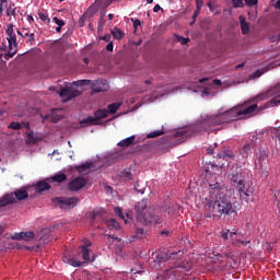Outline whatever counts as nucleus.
<instances>
[{"instance_id": "f257e3e1", "label": "nucleus", "mask_w": 280, "mask_h": 280, "mask_svg": "<svg viewBox=\"0 0 280 280\" xmlns=\"http://www.w3.org/2000/svg\"><path fill=\"white\" fill-rule=\"evenodd\" d=\"M268 97H280V83L256 95L254 98L245 101L243 104H238L225 112H219L218 114H207L201 116L199 124L196 126L197 132H213L217 126H224L225 124H233L238 119H248L254 117L257 110H266L270 106H279L280 100L272 98L267 102L262 107L257 106L255 102H264Z\"/></svg>"}, {"instance_id": "f03ea898", "label": "nucleus", "mask_w": 280, "mask_h": 280, "mask_svg": "<svg viewBox=\"0 0 280 280\" xmlns=\"http://www.w3.org/2000/svg\"><path fill=\"white\" fill-rule=\"evenodd\" d=\"M210 201H209V213L213 218H222V215H229L234 213L233 203L231 199L224 194V188L220 183L210 184Z\"/></svg>"}, {"instance_id": "7ed1b4c3", "label": "nucleus", "mask_w": 280, "mask_h": 280, "mask_svg": "<svg viewBox=\"0 0 280 280\" xmlns=\"http://www.w3.org/2000/svg\"><path fill=\"white\" fill-rule=\"evenodd\" d=\"M165 213L172 215L170 211V206L165 205L158 213H151L150 208H148V201L142 200L136 205V220L148 226V224H161L163 222V217Z\"/></svg>"}, {"instance_id": "20e7f679", "label": "nucleus", "mask_w": 280, "mask_h": 280, "mask_svg": "<svg viewBox=\"0 0 280 280\" xmlns=\"http://www.w3.org/2000/svg\"><path fill=\"white\" fill-rule=\"evenodd\" d=\"M229 178L232 183L236 185L237 191L245 202L250 200V196L255 194V188L248 183L250 175L247 170L236 167L235 171L229 174Z\"/></svg>"}, {"instance_id": "39448f33", "label": "nucleus", "mask_w": 280, "mask_h": 280, "mask_svg": "<svg viewBox=\"0 0 280 280\" xmlns=\"http://www.w3.org/2000/svg\"><path fill=\"white\" fill-rule=\"evenodd\" d=\"M30 194L25 187L14 190L11 194H5L0 199V207H8V205H16V201L27 200Z\"/></svg>"}, {"instance_id": "423d86ee", "label": "nucleus", "mask_w": 280, "mask_h": 280, "mask_svg": "<svg viewBox=\"0 0 280 280\" xmlns=\"http://www.w3.org/2000/svg\"><path fill=\"white\" fill-rule=\"evenodd\" d=\"M7 40L9 43V52L4 56L5 60L14 58L18 51L19 44L16 43V33H14V24L10 23L7 27Z\"/></svg>"}, {"instance_id": "0eeeda50", "label": "nucleus", "mask_w": 280, "mask_h": 280, "mask_svg": "<svg viewBox=\"0 0 280 280\" xmlns=\"http://www.w3.org/2000/svg\"><path fill=\"white\" fill-rule=\"evenodd\" d=\"M54 205H57L61 209H73L78 207L80 198L78 197H55L51 199Z\"/></svg>"}, {"instance_id": "6e6552de", "label": "nucleus", "mask_w": 280, "mask_h": 280, "mask_svg": "<svg viewBox=\"0 0 280 280\" xmlns=\"http://www.w3.org/2000/svg\"><path fill=\"white\" fill-rule=\"evenodd\" d=\"M59 97H65L66 102H69V100H73V97H78L81 92L77 89H73V86L67 85L66 88H60V91H58Z\"/></svg>"}, {"instance_id": "1a4fd4ad", "label": "nucleus", "mask_w": 280, "mask_h": 280, "mask_svg": "<svg viewBox=\"0 0 280 280\" xmlns=\"http://www.w3.org/2000/svg\"><path fill=\"white\" fill-rule=\"evenodd\" d=\"M91 85L93 93H104L109 89L108 81L104 79L92 81Z\"/></svg>"}, {"instance_id": "9d476101", "label": "nucleus", "mask_w": 280, "mask_h": 280, "mask_svg": "<svg viewBox=\"0 0 280 280\" xmlns=\"http://www.w3.org/2000/svg\"><path fill=\"white\" fill-rule=\"evenodd\" d=\"M83 187H86V179L84 177H77L68 184L69 191H80Z\"/></svg>"}, {"instance_id": "9b49d317", "label": "nucleus", "mask_w": 280, "mask_h": 280, "mask_svg": "<svg viewBox=\"0 0 280 280\" xmlns=\"http://www.w3.org/2000/svg\"><path fill=\"white\" fill-rule=\"evenodd\" d=\"M18 35L22 38H26L27 45H34V42L36 40L35 34L30 31V28H22L21 31H18Z\"/></svg>"}, {"instance_id": "f8f14e48", "label": "nucleus", "mask_w": 280, "mask_h": 280, "mask_svg": "<svg viewBox=\"0 0 280 280\" xmlns=\"http://www.w3.org/2000/svg\"><path fill=\"white\" fill-rule=\"evenodd\" d=\"M35 234L34 232H20V233H15L11 240H16V241H21L24 240V242H31V240H34Z\"/></svg>"}, {"instance_id": "ddd939ff", "label": "nucleus", "mask_w": 280, "mask_h": 280, "mask_svg": "<svg viewBox=\"0 0 280 280\" xmlns=\"http://www.w3.org/2000/svg\"><path fill=\"white\" fill-rule=\"evenodd\" d=\"M175 139H180V142L185 141L188 137H191V131H189V128L185 129H178L174 133Z\"/></svg>"}, {"instance_id": "4468645a", "label": "nucleus", "mask_w": 280, "mask_h": 280, "mask_svg": "<svg viewBox=\"0 0 280 280\" xmlns=\"http://www.w3.org/2000/svg\"><path fill=\"white\" fill-rule=\"evenodd\" d=\"M89 246H91V243H88L86 245H82L79 247L81 250L82 259L85 261H89V259H91V249H89Z\"/></svg>"}, {"instance_id": "2eb2a0df", "label": "nucleus", "mask_w": 280, "mask_h": 280, "mask_svg": "<svg viewBox=\"0 0 280 280\" xmlns=\"http://www.w3.org/2000/svg\"><path fill=\"white\" fill-rule=\"evenodd\" d=\"M242 34H248L250 32V24L246 22V18L241 15L240 18Z\"/></svg>"}, {"instance_id": "dca6fc26", "label": "nucleus", "mask_w": 280, "mask_h": 280, "mask_svg": "<svg viewBox=\"0 0 280 280\" xmlns=\"http://www.w3.org/2000/svg\"><path fill=\"white\" fill-rule=\"evenodd\" d=\"M235 235H238L240 236V233H237V231H232L231 232V230H223L222 232H221V237H222V240H229V237L231 238V240H235Z\"/></svg>"}, {"instance_id": "f3484780", "label": "nucleus", "mask_w": 280, "mask_h": 280, "mask_svg": "<svg viewBox=\"0 0 280 280\" xmlns=\"http://www.w3.org/2000/svg\"><path fill=\"white\" fill-rule=\"evenodd\" d=\"M235 154L231 150H224L217 154V159H223L224 161H229V159H233Z\"/></svg>"}, {"instance_id": "a211bd4d", "label": "nucleus", "mask_w": 280, "mask_h": 280, "mask_svg": "<svg viewBox=\"0 0 280 280\" xmlns=\"http://www.w3.org/2000/svg\"><path fill=\"white\" fill-rule=\"evenodd\" d=\"M135 143V136H131L129 138H126L118 142L119 148H130Z\"/></svg>"}, {"instance_id": "6ab92c4d", "label": "nucleus", "mask_w": 280, "mask_h": 280, "mask_svg": "<svg viewBox=\"0 0 280 280\" xmlns=\"http://www.w3.org/2000/svg\"><path fill=\"white\" fill-rule=\"evenodd\" d=\"M148 235V233L145 232V230H143V228H138L136 230V234L135 236H132L131 242H135V240H144V237Z\"/></svg>"}, {"instance_id": "aec40b11", "label": "nucleus", "mask_w": 280, "mask_h": 280, "mask_svg": "<svg viewBox=\"0 0 280 280\" xmlns=\"http://www.w3.org/2000/svg\"><path fill=\"white\" fill-rule=\"evenodd\" d=\"M112 36L116 39V40H121V38H124L125 33L121 32V30L119 27H114L110 31Z\"/></svg>"}, {"instance_id": "412c9836", "label": "nucleus", "mask_w": 280, "mask_h": 280, "mask_svg": "<svg viewBox=\"0 0 280 280\" xmlns=\"http://www.w3.org/2000/svg\"><path fill=\"white\" fill-rule=\"evenodd\" d=\"M35 189H36V191H47V190L51 189V186L49 185V183L39 182V183H37Z\"/></svg>"}, {"instance_id": "4be33fe9", "label": "nucleus", "mask_w": 280, "mask_h": 280, "mask_svg": "<svg viewBox=\"0 0 280 280\" xmlns=\"http://www.w3.org/2000/svg\"><path fill=\"white\" fill-rule=\"evenodd\" d=\"M82 124H88V126H100V122L95 116H89L84 118Z\"/></svg>"}, {"instance_id": "5701e85b", "label": "nucleus", "mask_w": 280, "mask_h": 280, "mask_svg": "<svg viewBox=\"0 0 280 280\" xmlns=\"http://www.w3.org/2000/svg\"><path fill=\"white\" fill-rule=\"evenodd\" d=\"M258 163L260 167H264L268 163V153H266V151L260 152Z\"/></svg>"}, {"instance_id": "b1692460", "label": "nucleus", "mask_w": 280, "mask_h": 280, "mask_svg": "<svg viewBox=\"0 0 280 280\" xmlns=\"http://www.w3.org/2000/svg\"><path fill=\"white\" fill-rule=\"evenodd\" d=\"M52 21H54V23H56V25H58L57 27H56V32H57V34H60L61 32H62V27H65V25H66V23H65V21L63 20H60V19H58V18H52Z\"/></svg>"}, {"instance_id": "393cba45", "label": "nucleus", "mask_w": 280, "mask_h": 280, "mask_svg": "<svg viewBox=\"0 0 280 280\" xmlns=\"http://www.w3.org/2000/svg\"><path fill=\"white\" fill-rule=\"evenodd\" d=\"M94 117L100 124V119H105V117H108V112L106 109H98L94 113Z\"/></svg>"}, {"instance_id": "a878e982", "label": "nucleus", "mask_w": 280, "mask_h": 280, "mask_svg": "<svg viewBox=\"0 0 280 280\" xmlns=\"http://www.w3.org/2000/svg\"><path fill=\"white\" fill-rule=\"evenodd\" d=\"M52 183H65L67 175L65 173L56 174L51 177Z\"/></svg>"}, {"instance_id": "bb28decb", "label": "nucleus", "mask_w": 280, "mask_h": 280, "mask_svg": "<svg viewBox=\"0 0 280 280\" xmlns=\"http://www.w3.org/2000/svg\"><path fill=\"white\" fill-rule=\"evenodd\" d=\"M91 165H93V162H86L85 164L75 166V170L77 172H79V174H82V172H86V170H90Z\"/></svg>"}, {"instance_id": "cd10ccee", "label": "nucleus", "mask_w": 280, "mask_h": 280, "mask_svg": "<svg viewBox=\"0 0 280 280\" xmlns=\"http://www.w3.org/2000/svg\"><path fill=\"white\" fill-rule=\"evenodd\" d=\"M240 154L243 156V159H248V154H250V144H245L241 149Z\"/></svg>"}, {"instance_id": "c85d7f7f", "label": "nucleus", "mask_w": 280, "mask_h": 280, "mask_svg": "<svg viewBox=\"0 0 280 280\" xmlns=\"http://www.w3.org/2000/svg\"><path fill=\"white\" fill-rule=\"evenodd\" d=\"M107 226L110 231H119V222H117L115 219L108 220Z\"/></svg>"}, {"instance_id": "c756f323", "label": "nucleus", "mask_w": 280, "mask_h": 280, "mask_svg": "<svg viewBox=\"0 0 280 280\" xmlns=\"http://www.w3.org/2000/svg\"><path fill=\"white\" fill-rule=\"evenodd\" d=\"M91 84H93V81L91 80H79V81L72 82L71 86H84V85L91 86Z\"/></svg>"}, {"instance_id": "7c9ffc66", "label": "nucleus", "mask_w": 280, "mask_h": 280, "mask_svg": "<svg viewBox=\"0 0 280 280\" xmlns=\"http://www.w3.org/2000/svg\"><path fill=\"white\" fill-rule=\"evenodd\" d=\"M119 106H121V104H119V103L109 104L107 106V112L112 113V115H115V113H117V110H119Z\"/></svg>"}, {"instance_id": "2f4dec72", "label": "nucleus", "mask_w": 280, "mask_h": 280, "mask_svg": "<svg viewBox=\"0 0 280 280\" xmlns=\"http://www.w3.org/2000/svg\"><path fill=\"white\" fill-rule=\"evenodd\" d=\"M38 18L40 19V21H43V23H46L47 25L51 23V19H49V14L47 12H39Z\"/></svg>"}, {"instance_id": "473e14b6", "label": "nucleus", "mask_w": 280, "mask_h": 280, "mask_svg": "<svg viewBox=\"0 0 280 280\" xmlns=\"http://www.w3.org/2000/svg\"><path fill=\"white\" fill-rule=\"evenodd\" d=\"M162 135H165V131L162 130H155L148 133V139H156V137H162Z\"/></svg>"}, {"instance_id": "72a5a7b5", "label": "nucleus", "mask_w": 280, "mask_h": 280, "mask_svg": "<svg viewBox=\"0 0 280 280\" xmlns=\"http://www.w3.org/2000/svg\"><path fill=\"white\" fill-rule=\"evenodd\" d=\"M232 244L234 246H248V244H250V241H242V240H232Z\"/></svg>"}, {"instance_id": "f704fd0d", "label": "nucleus", "mask_w": 280, "mask_h": 280, "mask_svg": "<svg viewBox=\"0 0 280 280\" xmlns=\"http://www.w3.org/2000/svg\"><path fill=\"white\" fill-rule=\"evenodd\" d=\"M7 16H16V7L14 4H10L7 8Z\"/></svg>"}, {"instance_id": "c9c22d12", "label": "nucleus", "mask_w": 280, "mask_h": 280, "mask_svg": "<svg viewBox=\"0 0 280 280\" xmlns=\"http://www.w3.org/2000/svg\"><path fill=\"white\" fill-rule=\"evenodd\" d=\"M9 128L11 130H21L23 128V125H21V122H16V121H12L10 125H9Z\"/></svg>"}, {"instance_id": "e433bc0d", "label": "nucleus", "mask_w": 280, "mask_h": 280, "mask_svg": "<svg viewBox=\"0 0 280 280\" xmlns=\"http://www.w3.org/2000/svg\"><path fill=\"white\" fill-rule=\"evenodd\" d=\"M175 38L177 43H180V45H187V43L189 42V38L183 37L180 35H176Z\"/></svg>"}, {"instance_id": "4c0bfd02", "label": "nucleus", "mask_w": 280, "mask_h": 280, "mask_svg": "<svg viewBox=\"0 0 280 280\" xmlns=\"http://www.w3.org/2000/svg\"><path fill=\"white\" fill-rule=\"evenodd\" d=\"M68 264H70V266H73V268H80V266H82V261L75 260L73 258L69 259Z\"/></svg>"}, {"instance_id": "58836bf2", "label": "nucleus", "mask_w": 280, "mask_h": 280, "mask_svg": "<svg viewBox=\"0 0 280 280\" xmlns=\"http://www.w3.org/2000/svg\"><path fill=\"white\" fill-rule=\"evenodd\" d=\"M261 75H264V72L261 70H257L253 74L249 75V79L255 80L257 78H261Z\"/></svg>"}, {"instance_id": "ea45409f", "label": "nucleus", "mask_w": 280, "mask_h": 280, "mask_svg": "<svg viewBox=\"0 0 280 280\" xmlns=\"http://www.w3.org/2000/svg\"><path fill=\"white\" fill-rule=\"evenodd\" d=\"M233 8H244V1L243 0H232Z\"/></svg>"}, {"instance_id": "a19ab883", "label": "nucleus", "mask_w": 280, "mask_h": 280, "mask_svg": "<svg viewBox=\"0 0 280 280\" xmlns=\"http://www.w3.org/2000/svg\"><path fill=\"white\" fill-rule=\"evenodd\" d=\"M114 213L120 218V220H125L124 212L121 211V208L117 207L114 209Z\"/></svg>"}, {"instance_id": "79ce46f5", "label": "nucleus", "mask_w": 280, "mask_h": 280, "mask_svg": "<svg viewBox=\"0 0 280 280\" xmlns=\"http://www.w3.org/2000/svg\"><path fill=\"white\" fill-rule=\"evenodd\" d=\"M122 178H125V180H132V173H130V171H124Z\"/></svg>"}, {"instance_id": "37998d69", "label": "nucleus", "mask_w": 280, "mask_h": 280, "mask_svg": "<svg viewBox=\"0 0 280 280\" xmlns=\"http://www.w3.org/2000/svg\"><path fill=\"white\" fill-rule=\"evenodd\" d=\"M100 215L101 214L97 211H92V212L89 213V218H90V220H92V222H95L96 218L100 217Z\"/></svg>"}, {"instance_id": "c03bdc74", "label": "nucleus", "mask_w": 280, "mask_h": 280, "mask_svg": "<svg viewBox=\"0 0 280 280\" xmlns=\"http://www.w3.org/2000/svg\"><path fill=\"white\" fill-rule=\"evenodd\" d=\"M245 4L248 5V8H253V5H257L259 3V0H244Z\"/></svg>"}, {"instance_id": "a18cd8bd", "label": "nucleus", "mask_w": 280, "mask_h": 280, "mask_svg": "<svg viewBox=\"0 0 280 280\" xmlns=\"http://www.w3.org/2000/svg\"><path fill=\"white\" fill-rule=\"evenodd\" d=\"M61 119H62L61 115L54 114L52 117H51L52 124H58V121H60Z\"/></svg>"}, {"instance_id": "49530a36", "label": "nucleus", "mask_w": 280, "mask_h": 280, "mask_svg": "<svg viewBox=\"0 0 280 280\" xmlns=\"http://www.w3.org/2000/svg\"><path fill=\"white\" fill-rule=\"evenodd\" d=\"M25 135L27 137V141H32V139H34V131H26Z\"/></svg>"}, {"instance_id": "de8ad7c7", "label": "nucleus", "mask_w": 280, "mask_h": 280, "mask_svg": "<svg viewBox=\"0 0 280 280\" xmlns=\"http://www.w3.org/2000/svg\"><path fill=\"white\" fill-rule=\"evenodd\" d=\"M105 236L108 237V240H116V242H121V240L116 235L105 234Z\"/></svg>"}, {"instance_id": "09e8293b", "label": "nucleus", "mask_w": 280, "mask_h": 280, "mask_svg": "<svg viewBox=\"0 0 280 280\" xmlns=\"http://www.w3.org/2000/svg\"><path fill=\"white\" fill-rule=\"evenodd\" d=\"M112 38L113 36L110 34H106L104 37H102V40H104L105 43H110Z\"/></svg>"}, {"instance_id": "8fccbe9b", "label": "nucleus", "mask_w": 280, "mask_h": 280, "mask_svg": "<svg viewBox=\"0 0 280 280\" xmlns=\"http://www.w3.org/2000/svg\"><path fill=\"white\" fill-rule=\"evenodd\" d=\"M104 16H105V13H102V15L98 20V27H104Z\"/></svg>"}, {"instance_id": "3c124183", "label": "nucleus", "mask_w": 280, "mask_h": 280, "mask_svg": "<svg viewBox=\"0 0 280 280\" xmlns=\"http://www.w3.org/2000/svg\"><path fill=\"white\" fill-rule=\"evenodd\" d=\"M139 25H141V20H135V21H133V27H135V30H137V27H139Z\"/></svg>"}, {"instance_id": "603ef678", "label": "nucleus", "mask_w": 280, "mask_h": 280, "mask_svg": "<svg viewBox=\"0 0 280 280\" xmlns=\"http://www.w3.org/2000/svg\"><path fill=\"white\" fill-rule=\"evenodd\" d=\"M113 42H109L108 44H107V46H106V50L107 51H113Z\"/></svg>"}, {"instance_id": "864d4df0", "label": "nucleus", "mask_w": 280, "mask_h": 280, "mask_svg": "<svg viewBox=\"0 0 280 280\" xmlns=\"http://www.w3.org/2000/svg\"><path fill=\"white\" fill-rule=\"evenodd\" d=\"M160 10H163L160 4H155L153 8V12H159Z\"/></svg>"}, {"instance_id": "5fc2aeb1", "label": "nucleus", "mask_w": 280, "mask_h": 280, "mask_svg": "<svg viewBox=\"0 0 280 280\" xmlns=\"http://www.w3.org/2000/svg\"><path fill=\"white\" fill-rule=\"evenodd\" d=\"M21 126L22 128H26V130H31L30 122H22Z\"/></svg>"}, {"instance_id": "6e6d98bb", "label": "nucleus", "mask_w": 280, "mask_h": 280, "mask_svg": "<svg viewBox=\"0 0 280 280\" xmlns=\"http://www.w3.org/2000/svg\"><path fill=\"white\" fill-rule=\"evenodd\" d=\"M213 84H215V86H221L222 85V81L214 79L213 80Z\"/></svg>"}, {"instance_id": "4d7b16f0", "label": "nucleus", "mask_w": 280, "mask_h": 280, "mask_svg": "<svg viewBox=\"0 0 280 280\" xmlns=\"http://www.w3.org/2000/svg\"><path fill=\"white\" fill-rule=\"evenodd\" d=\"M152 81L153 79H148L144 81V84H147V86H152Z\"/></svg>"}, {"instance_id": "13d9d810", "label": "nucleus", "mask_w": 280, "mask_h": 280, "mask_svg": "<svg viewBox=\"0 0 280 280\" xmlns=\"http://www.w3.org/2000/svg\"><path fill=\"white\" fill-rule=\"evenodd\" d=\"M244 65H246V62L240 63L235 67L236 71H240V69H242L244 67Z\"/></svg>"}, {"instance_id": "bf43d9fd", "label": "nucleus", "mask_w": 280, "mask_h": 280, "mask_svg": "<svg viewBox=\"0 0 280 280\" xmlns=\"http://www.w3.org/2000/svg\"><path fill=\"white\" fill-rule=\"evenodd\" d=\"M208 81H209L208 78L199 79V84H205V82H208Z\"/></svg>"}, {"instance_id": "052dcab7", "label": "nucleus", "mask_w": 280, "mask_h": 280, "mask_svg": "<svg viewBox=\"0 0 280 280\" xmlns=\"http://www.w3.org/2000/svg\"><path fill=\"white\" fill-rule=\"evenodd\" d=\"M200 8H202V1L197 0V10L200 11Z\"/></svg>"}, {"instance_id": "680f3d73", "label": "nucleus", "mask_w": 280, "mask_h": 280, "mask_svg": "<svg viewBox=\"0 0 280 280\" xmlns=\"http://www.w3.org/2000/svg\"><path fill=\"white\" fill-rule=\"evenodd\" d=\"M4 232H5V228H3V225H0V236H2Z\"/></svg>"}, {"instance_id": "e2e57ef3", "label": "nucleus", "mask_w": 280, "mask_h": 280, "mask_svg": "<svg viewBox=\"0 0 280 280\" xmlns=\"http://www.w3.org/2000/svg\"><path fill=\"white\" fill-rule=\"evenodd\" d=\"M107 16L109 21H113V19H115V15L113 13H109Z\"/></svg>"}, {"instance_id": "0e129e2a", "label": "nucleus", "mask_w": 280, "mask_h": 280, "mask_svg": "<svg viewBox=\"0 0 280 280\" xmlns=\"http://www.w3.org/2000/svg\"><path fill=\"white\" fill-rule=\"evenodd\" d=\"M207 152H208V154H213L214 150L209 148V149H207Z\"/></svg>"}, {"instance_id": "69168bd1", "label": "nucleus", "mask_w": 280, "mask_h": 280, "mask_svg": "<svg viewBox=\"0 0 280 280\" xmlns=\"http://www.w3.org/2000/svg\"><path fill=\"white\" fill-rule=\"evenodd\" d=\"M161 235H166L167 236V235H170V231H162Z\"/></svg>"}, {"instance_id": "338daca9", "label": "nucleus", "mask_w": 280, "mask_h": 280, "mask_svg": "<svg viewBox=\"0 0 280 280\" xmlns=\"http://www.w3.org/2000/svg\"><path fill=\"white\" fill-rule=\"evenodd\" d=\"M176 255H178V253H173L171 257V259H176Z\"/></svg>"}, {"instance_id": "774afa93", "label": "nucleus", "mask_w": 280, "mask_h": 280, "mask_svg": "<svg viewBox=\"0 0 280 280\" xmlns=\"http://www.w3.org/2000/svg\"><path fill=\"white\" fill-rule=\"evenodd\" d=\"M0 14H3V4H0Z\"/></svg>"}]
</instances>
